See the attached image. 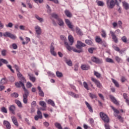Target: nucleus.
Masks as SVG:
<instances>
[{"instance_id":"f257e3e1","label":"nucleus","mask_w":129,"mask_h":129,"mask_svg":"<svg viewBox=\"0 0 129 129\" xmlns=\"http://www.w3.org/2000/svg\"><path fill=\"white\" fill-rule=\"evenodd\" d=\"M15 86L16 87H18V88H20V87H22L24 91V94H23V101L25 104H27L28 103V96H29V91L26 89V87H25V84H23L22 81H19V82H16L15 83Z\"/></svg>"},{"instance_id":"f03ea898","label":"nucleus","mask_w":129,"mask_h":129,"mask_svg":"<svg viewBox=\"0 0 129 129\" xmlns=\"http://www.w3.org/2000/svg\"><path fill=\"white\" fill-rule=\"evenodd\" d=\"M83 47H86V44L78 40L77 41V44L76 45V48H77V49L74 48L73 51L75 52V53H82L83 52V48H82Z\"/></svg>"},{"instance_id":"7ed1b4c3","label":"nucleus","mask_w":129,"mask_h":129,"mask_svg":"<svg viewBox=\"0 0 129 129\" xmlns=\"http://www.w3.org/2000/svg\"><path fill=\"white\" fill-rule=\"evenodd\" d=\"M106 4L107 5V8L110 10H111L115 7V5L117 7H119V3L117 0H106Z\"/></svg>"},{"instance_id":"20e7f679","label":"nucleus","mask_w":129,"mask_h":129,"mask_svg":"<svg viewBox=\"0 0 129 129\" xmlns=\"http://www.w3.org/2000/svg\"><path fill=\"white\" fill-rule=\"evenodd\" d=\"M100 116L105 123H108L109 122V117L103 112H100Z\"/></svg>"},{"instance_id":"39448f33","label":"nucleus","mask_w":129,"mask_h":129,"mask_svg":"<svg viewBox=\"0 0 129 129\" xmlns=\"http://www.w3.org/2000/svg\"><path fill=\"white\" fill-rule=\"evenodd\" d=\"M60 39L62 41H64V44L65 45L67 50H68L69 51H71V50H72V47H71V46H70V45H69V43H68V42L66 41V40L67 39H66L65 36H64L63 35H61Z\"/></svg>"},{"instance_id":"423d86ee","label":"nucleus","mask_w":129,"mask_h":129,"mask_svg":"<svg viewBox=\"0 0 129 129\" xmlns=\"http://www.w3.org/2000/svg\"><path fill=\"white\" fill-rule=\"evenodd\" d=\"M4 37H8L9 38H10V39H12V40H16L17 39V36L12 33H11L10 32H6L5 33L3 34Z\"/></svg>"},{"instance_id":"0eeeda50","label":"nucleus","mask_w":129,"mask_h":129,"mask_svg":"<svg viewBox=\"0 0 129 129\" xmlns=\"http://www.w3.org/2000/svg\"><path fill=\"white\" fill-rule=\"evenodd\" d=\"M91 60L96 64H101L102 63V59H100L95 56H92L91 57Z\"/></svg>"},{"instance_id":"6e6552de","label":"nucleus","mask_w":129,"mask_h":129,"mask_svg":"<svg viewBox=\"0 0 129 129\" xmlns=\"http://www.w3.org/2000/svg\"><path fill=\"white\" fill-rule=\"evenodd\" d=\"M55 47H54V43L52 42L50 46V52L53 56H57V53L54 51Z\"/></svg>"},{"instance_id":"1a4fd4ad","label":"nucleus","mask_w":129,"mask_h":129,"mask_svg":"<svg viewBox=\"0 0 129 129\" xmlns=\"http://www.w3.org/2000/svg\"><path fill=\"white\" fill-rule=\"evenodd\" d=\"M64 22L66 25H67L68 27H69V29H71L72 31L74 32V29H73V25H72V23L71 22H70V20H69V19H65Z\"/></svg>"},{"instance_id":"9d476101","label":"nucleus","mask_w":129,"mask_h":129,"mask_svg":"<svg viewBox=\"0 0 129 129\" xmlns=\"http://www.w3.org/2000/svg\"><path fill=\"white\" fill-rule=\"evenodd\" d=\"M37 113L38 115H35L34 116L35 120H39V118H40V119H42V118H43V115H42V112H41V111L38 110L37 112Z\"/></svg>"},{"instance_id":"9b49d317","label":"nucleus","mask_w":129,"mask_h":129,"mask_svg":"<svg viewBox=\"0 0 129 129\" xmlns=\"http://www.w3.org/2000/svg\"><path fill=\"white\" fill-rule=\"evenodd\" d=\"M110 33L112 36V39L113 41L114 42V43H118V39H117V37H116V35H115V34L113 31H110Z\"/></svg>"},{"instance_id":"f8f14e48","label":"nucleus","mask_w":129,"mask_h":129,"mask_svg":"<svg viewBox=\"0 0 129 129\" xmlns=\"http://www.w3.org/2000/svg\"><path fill=\"white\" fill-rule=\"evenodd\" d=\"M91 80L93 82H94V83L97 86V87L98 88H100V87H101V84L98 80H96L94 78H91Z\"/></svg>"},{"instance_id":"ddd939ff","label":"nucleus","mask_w":129,"mask_h":129,"mask_svg":"<svg viewBox=\"0 0 129 129\" xmlns=\"http://www.w3.org/2000/svg\"><path fill=\"white\" fill-rule=\"evenodd\" d=\"M35 32L38 36H40V35L42 34V29H41V27L39 26H36L35 27Z\"/></svg>"},{"instance_id":"4468645a","label":"nucleus","mask_w":129,"mask_h":129,"mask_svg":"<svg viewBox=\"0 0 129 129\" xmlns=\"http://www.w3.org/2000/svg\"><path fill=\"white\" fill-rule=\"evenodd\" d=\"M9 110L10 112L13 113V114H16V106L14 105H10V106L9 107Z\"/></svg>"},{"instance_id":"2eb2a0df","label":"nucleus","mask_w":129,"mask_h":129,"mask_svg":"<svg viewBox=\"0 0 129 129\" xmlns=\"http://www.w3.org/2000/svg\"><path fill=\"white\" fill-rule=\"evenodd\" d=\"M110 98L114 104H116V105H119V103L118 101H117V100H116V99H115L113 96L110 95Z\"/></svg>"},{"instance_id":"dca6fc26","label":"nucleus","mask_w":129,"mask_h":129,"mask_svg":"<svg viewBox=\"0 0 129 129\" xmlns=\"http://www.w3.org/2000/svg\"><path fill=\"white\" fill-rule=\"evenodd\" d=\"M15 68L16 71L18 72V73H17L18 77H19V78H21L23 77V75H22V74H21V73L20 72V69L19 68V67L18 66V65L15 64Z\"/></svg>"},{"instance_id":"f3484780","label":"nucleus","mask_w":129,"mask_h":129,"mask_svg":"<svg viewBox=\"0 0 129 129\" xmlns=\"http://www.w3.org/2000/svg\"><path fill=\"white\" fill-rule=\"evenodd\" d=\"M76 31L77 34V35H79V36H83V32H82V31L81 29H80L78 27H76Z\"/></svg>"},{"instance_id":"a211bd4d","label":"nucleus","mask_w":129,"mask_h":129,"mask_svg":"<svg viewBox=\"0 0 129 129\" xmlns=\"http://www.w3.org/2000/svg\"><path fill=\"white\" fill-rule=\"evenodd\" d=\"M37 89H38V91H39V95L40 96H41V97H44V92H43V91L42 90V89L41 88V87H40V86H38L37 87Z\"/></svg>"},{"instance_id":"6ab92c4d","label":"nucleus","mask_w":129,"mask_h":129,"mask_svg":"<svg viewBox=\"0 0 129 129\" xmlns=\"http://www.w3.org/2000/svg\"><path fill=\"white\" fill-rule=\"evenodd\" d=\"M69 41L70 42V44H69V46H72L74 42V38H73L72 35L69 36Z\"/></svg>"},{"instance_id":"aec40b11","label":"nucleus","mask_w":129,"mask_h":129,"mask_svg":"<svg viewBox=\"0 0 129 129\" xmlns=\"http://www.w3.org/2000/svg\"><path fill=\"white\" fill-rule=\"evenodd\" d=\"M13 123H14L15 125L16 126H19V124L18 123V120H17V118L15 117V116H12L11 117Z\"/></svg>"},{"instance_id":"412c9836","label":"nucleus","mask_w":129,"mask_h":129,"mask_svg":"<svg viewBox=\"0 0 129 129\" xmlns=\"http://www.w3.org/2000/svg\"><path fill=\"white\" fill-rule=\"evenodd\" d=\"M85 103L86 105L87 106V107H88L89 111L92 113L93 112V109H92V107H91V105H90V104H89V103L87 101H85Z\"/></svg>"},{"instance_id":"4be33fe9","label":"nucleus","mask_w":129,"mask_h":129,"mask_svg":"<svg viewBox=\"0 0 129 129\" xmlns=\"http://www.w3.org/2000/svg\"><path fill=\"white\" fill-rule=\"evenodd\" d=\"M81 69L82 70H89L90 69V66L86 64H82L81 66Z\"/></svg>"},{"instance_id":"5701e85b","label":"nucleus","mask_w":129,"mask_h":129,"mask_svg":"<svg viewBox=\"0 0 129 129\" xmlns=\"http://www.w3.org/2000/svg\"><path fill=\"white\" fill-rule=\"evenodd\" d=\"M64 14L68 18H72V14L69 11V10L64 11Z\"/></svg>"},{"instance_id":"b1692460","label":"nucleus","mask_w":129,"mask_h":129,"mask_svg":"<svg viewBox=\"0 0 129 129\" xmlns=\"http://www.w3.org/2000/svg\"><path fill=\"white\" fill-rule=\"evenodd\" d=\"M4 125H6L7 128L11 129V124L10 123V122L9 121L4 120Z\"/></svg>"},{"instance_id":"393cba45","label":"nucleus","mask_w":129,"mask_h":129,"mask_svg":"<svg viewBox=\"0 0 129 129\" xmlns=\"http://www.w3.org/2000/svg\"><path fill=\"white\" fill-rule=\"evenodd\" d=\"M122 5H123V8L126 10H129V5L128 3L125 2H122Z\"/></svg>"},{"instance_id":"a878e982","label":"nucleus","mask_w":129,"mask_h":129,"mask_svg":"<svg viewBox=\"0 0 129 129\" xmlns=\"http://www.w3.org/2000/svg\"><path fill=\"white\" fill-rule=\"evenodd\" d=\"M34 17H35V19H37L38 21H39V22H40V23H43V22H44V19H43V18H42L39 17V16H38V15L35 14V15H34Z\"/></svg>"},{"instance_id":"bb28decb","label":"nucleus","mask_w":129,"mask_h":129,"mask_svg":"<svg viewBox=\"0 0 129 129\" xmlns=\"http://www.w3.org/2000/svg\"><path fill=\"white\" fill-rule=\"evenodd\" d=\"M57 21L58 22V25H59V26H60V27H62L63 26H64V22L62 19H61V18L58 19Z\"/></svg>"},{"instance_id":"cd10ccee","label":"nucleus","mask_w":129,"mask_h":129,"mask_svg":"<svg viewBox=\"0 0 129 129\" xmlns=\"http://www.w3.org/2000/svg\"><path fill=\"white\" fill-rule=\"evenodd\" d=\"M54 126L57 129H63V127H62V126L61 125V124H60V123L57 122H55L54 123Z\"/></svg>"},{"instance_id":"c85d7f7f","label":"nucleus","mask_w":129,"mask_h":129,"mask_svg":"<svg viewBox=\"0 0 129 129\" xmlns=\"http://www.w3.org/2000/svg\"><path fill=\"white\" fill-rule=\"evenodd\" d=\"M96 3L99 7H103L104 6V3L102 1L97 0Z\"/></svg>"},{"instance_id":"c756f323","label":"nucleus","mask_w":129,"mask_h":129,"mask_svg":"<svg viewBox=\"0 0 129 129\" xmlns=\"http://www.w3.org/2000/svg\"><path fill=\"white\" fill-rule=\"evenodd\" d=\"M39 105L42 107H44V108H47V105L46 104V103L44 101H40Z\"/></svg>"},{"instance_id":"7c9ffc66","label":"nucleus","mask_w":129,"mask_h":129,"mask_svg":"<svg viewBox=\"0 0 129 129\" xmlns=\"http://www.w3.org/2000/svg\"><path fill=\"white\" fill-rule=\"evenodd\" d=\"M85 42L86 44H87V45H89V46H92V44H93V42H92V41L89 39L85 40Z\"/></svg>"},{"instance_id":"2f4dec72","label":"nucleus","mask_w":129,"mask_h":129,"mask_svg":"<svg viewBox=\"0 0 129 129\" xmlns=\"http://www.w3.org/2000/svg\"><path fill=\"white\" fill-rule=\"evenodd\" d=\"M28 75L31 81H32L33 82H35V81H36V78L34 77H32L33 76L32 75H31L30 74H28Z\"/></svg>"},{"instance_id":"473e14b6","label":"nucleus","mask_w":129,"mask_h":129,"mask_svg":"<svg viewBox=\"0 0 129 129\" xmlns=\"http://www.w3.org/2000/svg\"><path fill=\"white\" fill-rule=\"evenodd\" d=\"M15 103H16V104H17V105L19 107H20V108L23 107V105H22V103L21 102V101H20V100H15Z\"/></svg>"},{"instance_id":"72a5a7b5","label":"nucleus","mask_w":129,"mask_h":129,"mask_svg":"<svg viewBox=\"0 0 129 129\" xmlns=\"http://www.w3.org/2000/svg\"><path fill=\"white\" fill-rule=\"evenodd\" d=\"M112 81L113 82V83H114L115 86L116 87H119V84H118V82L117 81H116V80L113 79H112Z\"/></svg>"},{"instance_id":"f704fd0d","label":"nucleus","mask_w":129,"mask_h":129,"mask_svg":"<svg viewBox=\"0 0 129 129\" xmlns=\"http://www.w3.org/2000/svg\"><path fill=\"white\" fill-rule=\"evenodd\" d=\"M47 103L48 104H50L52 106H55V103L53 102V100L51 99H49L47 100Z\"/></svg>"},{"instance_id":"c9c22d12","label":"nucleus","mask_w":129,"mask_h":129,"mask_svg":"<svg viewBox=\"0 0 129 129\" xmlns=\"http://www.w3.org/2000/svg\"><path fill=\"white\" fill-rule=\"evenodd\" d=\"M11 97H15V98H17V97H19V94L16 92L12 93L11 94Z\"/></svg>"},{"instance_id":"e433bc0d","label":"nucleus","mask_w":129,"mask_h":129,"mask_svg":"<svg viewBox=\"0 0 129 129\" xmlns=\"http://www.w3.org/2000/svg\"><path fill=\"white\" fill-rule=\"evenodd\" d=\"M56 75L57 77H58V78H61V77H63V74L59 71L56 72Z\"/></svg>"},{"instance_id":"4c0bfd02","label":"nucleus","mask_w":129,"mask_h":129,"mask_svg":"<svg viewBox=\"0 0 129 129\" xmlns=\"http://www.w3.org/2000/svg\"><path fill=\"white\" fill-rule=\"evenodd\" d=\"M7 82V79L6 78H4L2 79L1 81H0V84H2V85H4V84H6Z\"/></svg>"},{"instance_id":"58836bf2","label":"nucleus","mask_w":129,"mask_h":129,"mask_svg":"<svg viewBox=\"0 0 129 129\" xmlns=\"http://www.w3.org/2000/svg\"><path fill=\"white\" fill-rule=\"evenodd\" d=\"M66 63L67 64V65H68V66L71 67L73 66V64L72 63V61L71 59H70L69 60H66Z\"/></svg>"},{"instance_id":"ea45409f","label":"nucleus","mask_w":129,"mask_h":129,"mask_svg":"<svg viewBox=\"0 0 129 129\" xmlns=\"http://www.w3.org/2000/svg\"><path fill=\"white\" fill-rule=\"evenodd\" d=\"M94 74L95 76L97 77V78H100V77H101V75L97 72L94 71Z\"/></svg>"},{"instance_id":"a19ab883","label":"nucleus","mask_w":129,"mask_h":129,"mask_svg":"<svg viewBox=\"0 0 129 129\" xmlns=\"http://www.w3.org/2000/svg\"><path fill=\"white\" fill-rule=\"evenodd\" d=\"M89 96L90 98H91L92 99H93L94 98H97L96 94H94L91 93H89Z\"/></svg>"},{"instance_id":"79ce46f5","label":"nucleus","mask_w":129,"mask_h":129,"mask_svg":"<svg viewBox=\"0 0 129 129\" xmlns=\"http://www.w3.org/2000/svg\"><path fill=\"white\" fill-rule=\"evenodd\" d=\"M106 62L108 63H114L113 60L109 57L106 58Z\"/></svg>"},{"instance_id":"37998d69","label":"nucleus","mask_w":129,"mask_h":129,"mask_svg":"<svg viewBox=\"0 0 129 129\" xmlns=\"http://www.w3.org/2000/svg\"><path fill=\"white\" fill-rule=\"evenodd\" d=\"M123 98L125 100V102L128 101V97L127 96V94L126 93H123Z\"/></svg>"},{"instance_id":"c03bdc74","label":"nucleus","mask_w":129,"mask_h":129,"mask_svg":"<svg viewBox=\"0 0 129 129\" xmlns=\"http://www.w3.org/2000/svg\"><path fill=\"white\" fill-rule=\"evenodd\" d=\"M1 111L4 113H8V110L5 107H2L1 108Z\"/></svg>"},{"instance_id":"a18cd8bd","label":"nucleus","mask_w":129,"mask_h":129,"mask_svg":"<svg viewBox=\"0 0 129 129\" xmlns=\"http://www.w3.org/2000/svg\"><path fill=\"white\" fill-rule=\"evenodd\" d=\"M83 86L84 87H85L86 89H87V90H89V88H88V84H87V83H86V82H83Z\"/></svg>"},{"instance_id":"49530a36","label":"nucleus","mask_w":129,"mask_h":129,"mask_svg":"<svg viewBox=\"0 0 129 129\" xmlns=\"http://www.w3.org/2000/svg\"><path fill=\"white\" fill-rule=\"evenodd\" d=\"M20 80H21V82H22V83H26V82H27V81L26 80V79L25 78V77H22L21 78H20Z\"/></svg>"},{"instance_id":"de8ad7c7","label":"nucleus","mask_w":129,"mask_h":129,"mask_svg":"<svg viewBox=\"0 0 129 129\" xmlns=\"http://www.w3.org/2000/svg\"><path fill=\"white\" fill-rule=\"evenodd\" d=\"M127 39L126 38V37L123 36L121 37V40L123 42V43H127Z\"/></svg>"},{"instance_id":"09e8293b","label":"nucleus","mask_w":129,"mask_h":129,"mask_svg":"<svg viewBox=\"0 0 129 129\" xmlns=\"http://www.w3.org/2000/svg\"><path fill=\"white\" fill-rule=\"evenodd\" d=\"M95 41L97 43H100V42H101L102 40H101V38H100V37H99L98 36H96Z\"/></svg>"},{"instance_id":"8fccbe9b","label":"nucleus","mask_w":129,"mask_h":129,"mask_svg":"<svg viewBox=\"0 0 129 129\" xmlns=\"http://www.w3.org/2000/svg\"><path fill=\"white\" fill-rule=\"evenodd\" d=\"M112 109L114 110V112H115V113H117V114H118L119 113V111L115 108H114V107L111 106Z\"/></svg>"},{"instance_id":"3c124183","label":"nucleus","mask_w":129,"mask_h":129,"mask_svg":"<svg viewBox=\"0 0 129 129\" xmlns=\"http://www.w3.org/2000/svg\"><path fill=\"white\" fill-rule=\"evenodd\" d=\"M101 36L103 38H106V33H105V31L102 30Z\"/></svg>"},{"instance_id":"603ef678","label":"nucleus","mask_w":129,"mask_h":129,"mask_svg":"<svg viewBox=\"0 0 129 129\" xmlns=\"http://www.w3.org/2000/svg\"><path fill=\"white\" fill-rule=\"evenodd\" d=\"M52 18H54V19H56V20H58V19H60V18H59V16H58V15L56 14H52Z\"/></svg>"},{"instance_id":"864d4df0","label":"nucleus","mask_w":129,"mask_h":129,"mask_svg":"<svg viewBox=\"0 0 129 129\" xmlns=\"http://www.w3.org/2000/svg\"><path fill=\"white\" fill-rule=\"evenodd\" d=\"M32 83H31V82H28L26 84V87L27 88H31V87H32Z\"/></svg>"},{"instance_id":"5fc2aeb1","label":"nucleus","mask_w":129,"mask_h":129,"mask_svg":"<svg viewBox=\"0 0 129 129\" xmlns=\"http://www.w3.org/2000/svg\"><path fill=\"white\" fill-rule=\"evenodd\" d=\"M115 59L116 61L117 62V63H119L120 62V61L121 60V58L118 56H115Z\"/></svg>"},{"instance_id":"6e6d98bb","label":"nucleus","mask_w":129,"mask_h":129,"mask_svg":"<svg viewBox=\"0 0 129 129\" xmlns=\"http://www.w3.org/2000/svg\"><path fill=\"white\" fill-rule=\"evenodd\" d=\"M12 46L14 50L18 49V45L16 43L12 44Z\"/></svg>"},{"instance_id":"4d7b16f0","label":"nucleus","mask_w":129,"mask_h":129,"mask_svg":"<svg viewBox=\"0 0 129 129\" xmlns=\"http://www.w3.org/2000/svg\"><path fill=\"white\" fill-rule=\"evenodd\" d=\"M104 127L105 129H110V126L109 125V124L107 123L104 124Z\"/></svg>"},{"instance_id":"13d9d810","label":"nucleus","mask_w":129,"mask_h":129,"mask_svg":"<svg viewBox=\"0 0 129 129\" xmlns=\"http://www.w3.org/2000/svg\"><path fill=\"white\" fill-rule=\"evenodd\" d=\"M94 50V48L92 47L88 49V52L90 53V54L93 53V50Z\"/></svg>"},{"instance_id":"bf43d9fd","label":"nucleus","mask_w":129,"mask_h":129,"mask_svg":"<svg viewBox=\"0 0 129 129\" xmlns=\"http://www.w3.org/2000/svg\"><path fill=\"white\" fill-rule=\"evenodd\" d=\"M98 96H99V97L101 98V99L102 100H103V101H104V96H103V95H102V94L101 93H99L98 94Z\"/></svg>"},{"instance_id":"052dcab7","label":"nucleus","mask_w":129,"mask_h":129,"mask_svg":"<svg viewBox=\"0 0 129 129\" xmlns=\"http://www.w3.org/2000/svg\"><path fill=\"white\" fill-rule=\"evenodd\" d=\"M89 121L90 124H93V123H94V120L92 118H90L89 119Z\"/></svg>"},{"instance_id":"680f3d73","label":"nucleus","mask_w":129,"mask_h":129,"mask_svg":"<svg viewBox=\"0 0 129 129\" xmlns=\"http://www.w3.org/2000/svg\"><path fill=\"white\" fill-rule=\"evenodd\" d=\"M0 60L2 62V63H4V64H8V63H9V62L7 61L6 59L4 58L1 59Z\"/></svg>"},{"instance_id":"e2e57ef3","label":"nucleus","mask_w":129,"mask_h":129,"mask_svg":"<svg viewBox=\"0 0 129 129\" xmlns=\"http://www.w3.org/2000/svg\"><path fill=\"white\" fill-rule=\"evenodd\" d=\"M13 24L12 22H10L8 25H6V27L8 28H13Z\"/></svg>"},{"instance_id":"0e129e2a","label":"nucleus","mask_w":129,"mask_h":129,"mask_svg":"<svg viewBox=\"0 0 129 129\" xmlns=\"http://www.w3.org/2000/svg\"><path fill=\"white\" fill-rule=\"evenodd\" d=\"M2 56H6L7 55V50L6 49L2 51Z\"/></svg>"},{"instance_id":"69168bd1","label":"nucleus","mask_w":129,"mask_h":129,"mask_svg":"<svg viewBox=\"0 0 129 129\" xmlns=\"http://www.w3.org/2000/svg\"><path fill=\"white\" fill-rule=\"evenodd\" d=\"M34 1L36 4H38V3H39V4H42L43 3V2H44V0H34Z\"/></svg>"},{"instance_id":"338daca9","label":"nucleus","mask_w":129,"mask_h":129,"mask_svg":"<svg viewBox=\"0 0 129 129\" xmlns=\"http://www.w3.org/2000/svg\"><path fill=\"white\" fill-rule=\"evenodd\" d=\"M121 81L123 83V82H125V81H126V79H125V77H122L121 78Z\"/></svg>"},{"instance_id":"774afa93","label":"nucleus","mask_w":129,"mask_h":129,"mask_svg":"<svg viewBox=\"0 0 129 129\" xmlns=\"http://www.w3.org/2000/svg\"><path fill=\"white\" fill-rule=\"evenodd\" d=\"M35 111V106H31V113H33Z\"/></svg>"}]
</instances>
